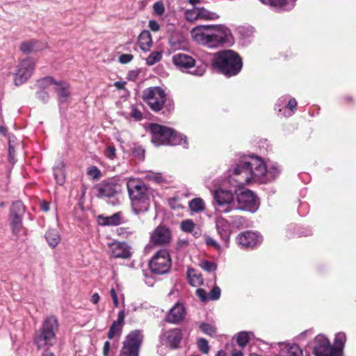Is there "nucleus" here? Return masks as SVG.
Masks as SVG:
<instances>
[{"label":"nucleus","mask_w":356,"mask_h":356,"mask_svg":"<svg viewBox=\"0 0 356 356\" xmlns=\"http://www.w3.org/2000/svg\"><path fill=\"white\" fill-rule=\"evenodd\" d=\"M281 166L273 161L265 163L254 155H243L229 170L227 179L212 191L215 209L220 213H228L235 209L234 194L227 184L241 188L247 184H268L274 181L281 174Z\"/></svg>","instance_id":"obj_1"},{"label":"nucleus","mask_w":356,"mask_h":356,"mask_svg":"<svg viewBox=\"0 0 356 356\" xmlns=\"http://www.w3.org/2000/svg\"><path fill=\"white\" fill-rule=\"evenodd\" d=\"M194 41L208 47H216L231 42L230 30L222 25L197 26L191 31Z\"/></svg>","instance_id":"obj_2"},{"label":"nucleus","mask_w":356,"mask_h":356,"mask_svg":"<svg viewBox=\"0 0 356 356\" xmlns=\"http://www.w3.org/2000/svg\"><path fill=\"white\" fill-rule=\"evenodd\" d=\"M212 66L227 77L237 75L243 67V61L238 53L233 50H222L216 53Z\"/></svg>","instance_id":"obj_3"},{"label":"nucleus","mask_w":356,"mask_h":356,"mask_svg":"<svg viewBox=\"0 0 356 356\" xmlns=\"http://www.w3.org/2000/svg\"><path fill=\"white\" fill-rule=\"evenodd\" d=\"M127 187L131 201L133 212L137 215L146 212L150 206L149 188L134 178L128 179Z\"/></svg>","instance_id":"obj_4"},{"label":"nucleus","mask_w":356,"mask_h":356,"mask_svg":"<svg viewBox=\"0 0 356 356\" xmlns=\"http://www.w3.org/2000/svg\"><path fill=\"white\" fill-rule=\"evenodd\" d=\"M58 328V323L56 317L50 316L44 321L41 328L35 337V343L38 348L45 349L42 356H54V353L48 350L47 348L54 344L56 332Z\"/></svg>","instance_id":"obj_5"},{"label":"nucleus","mask_w":356,"mask_h":356,"mask_svg":"<svg viewBox=\"0 0 356 356\" xmlns=\"http://www.w3.org/2000/svg\"><path fill=\"white\" fill-rule=\"evenodd\" d=\"M149 131L152 134V142L156 145H186V137L174 131L172 129L158 124H150Z\"/></svg>","instance_id":"obj_6"},{"label":"nucleus","mask_w":356,"mask_h":356,"mask_svg":"<svg viewBox=\"0 0 356 356\" xmlns=\"http://www.w3.org/2000/svg\"><path fill=\"white\" fill-rule=\"evenodd\" d=\"M38 86L44 88H52L58 95L60 105L67 102L70 95V85L65 81H56L52 77L47 76L38 81Z\"/></svg>","instance_id":"obj_7"},{"label":"nucleus","mask_w":356,"mask_h":356,"mask_svg":"<svg viewBox=\"0 0 356 356\" xmlns=\"http://www.w3.org/2000/svg\"><path fill=\"white\" fill-rule=\"evenodd\" d=\"M143 99L152 111L158 112L163 108L166 95L160 87H151L143 91Z\"/></svg>","instance_id":"obj_8"},{"label":"nucleus","mask_w":356,"mask_h":356,"mask_svg":"<svg viewBox=\"0 0 356 356\" xmlns=\"http://www.w3.org/2000/svg\"><path fill=\"white\" fill-rule=\"evenodd\" d=\"M150 270L154 274L164 275L169 272L172 261L169 252L160 250L151 259L149 263Z\"/></svg>","instance_id":"obj_9"},{"label":"nucleus","mask_w":356,"mask_h":356,"mask_svg":"<svg viewBox=\"0 0 356 356\" xmlns=\"http://www.w3.org/2000/svg\"><path fill=\"white\" fill-rule=\"evenodd\" d=\"M238 205L235 209L255 213L259 207V201L257 195L250 190L245 189L236 193Z\"/></svg>","instance_id":"obj_10"},{"label":"nucleus","mask_w":356,"mask_h":356,"mask_svg":"<svg viewBox=\"0 0 356 356\" xmlns=\"http://www.w3.org/2000/svg\"><path fill=\"white\" fill-rule=\"evenodd\" d=\"M143 339V335L141 331L136 330L131 332L123 343L120 356H138Z\"/></svg>","instance_id":"obj_11"},{"label":"nucleus","mask_w":356,"mask_h":356,"mask_svg":"<svg viewBox=\"0 0 356 356\" xmlns=\"http://www.w3.org/2000/svg\"><path fill=\"white\" fill-rule=\"evenodd\" d=\"M35 63L31 58H26L19 62L14 73V82L17 86L27 81L34 70Z\"/></svg>","instance_id":"obj_12"},{"label":"nucleus","mask_w":356,"mask_h":356,"mask_svg":"<svg viewBox=\"0 0 356 356\" xmlns=\"http://www.w3.org/2000/svg\"><path fill=\"white\" fill-rule=\"evenodd\" d=\"M214 222L218 236L224 243V247L227 248L229 246L230 236L233 232L230 222L221 215H218L215 217Z\"/></svg>","instance_id":"obj_13"},{"label":"nucleus","mask_w":356,"mask_h":356,"mask_svg":"<svg viewBox=\"0 0 356 356\" xmlns=\"http://www.w3.org/2000/svg\"><path fill=\"white\" fill-rule=\"evenodd\" d=\"M238 244L243 248H254L262 241V236L258 233L246 231L237 236Z\"/></svg>","instance_id":"obj_14"},{"label":"nucleus","mask_w":356,"mask_h":356,"mask_svg":"<svg viewBox=\"0 0 356 356\" xmlns=\"http://www.w3.org/2000/svg\"><path fill=\"white\" fill-rule=\"evenodd\" d=\"M181 339V330L178 328L165 331L160 336L161 343L168 344L172 348H177Z\"/></svg>","instance_id":"obj_15"},{"label":"nucleus","mask_w":356,"mask_h":356,"mask_svg":"<svg viewBox=\"0 0 356 356\" xmlns=\"http://www.w3.org/2000/svg\"><path fill=\"white\" fill-rule=\"evenodd\" d=\"M173 64L182 72H188L195 65V60L185 54H176L172 57Z\"/></svg>","instance_id":"obj_16"},{"label":"nucleus","mask_w":356,"mask_h":356,"mask_svg":"<svg viewBox=\"0 0 356 356\" xmlns=\"http://www.w3.org/2000/svg\"><path fill=\"white\" fill-rule=\"evenodd\" d=\"M170 231L164 226L157 227L151 235V241L155 245H165L170 243Z\"/></svg>","instance_id":"obj_17"},{"label":"nucleus","mask_w":356,"mask_h":356,"mask_svg":"<svg viewBox=\"0 0 356 356\" xmlns=\"http://www.w3.org/2000/svg\"><path fill=\"white\" fill-rule=\"evenodd\" d=\"M111 254L115 258L128 259L131 257L130 247L124 242H113L109 245Z\"/></svg>","instance_id":"obj_18"},{"label":"nucleus","mask_w":356,"mask_h":356,"mask_svg":"<svg viewBox=\"0 0 356 356\" xmlns=\"http://www.w3.org/2000/svg\"><path fill=\"white\" fill-rule=\"evenodd\" d=\"M186 309L184 306L177 302L169 311L165 317L167 322L178 324L181 323L185 318Z\"/></svg>","instance_id":"obj_19"},{"label":"nucleus","mask_w":356,"mask_h":356,"mask_svg":"<svg viewBox=\"0 0 356 356\" xmlns=\"http://www.w3.org/2000/svg\"><path fill=\"white\" fill-rule=\"evenodd\" d=\"M330 346V342L327 337L323 334H318L315 337L313 353L315 356H327Z\"/></svg>","instance_id":"obj_20"},{"label":"nucleus","mask_w":356,"mask_h":356,"mask_svg":"<svg viewBox=\"0 0 356 356\" xmlns=\"http://www.w3.org/2000/svg\"><path fill=\"white\" fill-rule=\"evenodd\" d=\"M280 353L275 356H302V349L299 345L293 343H280Z\"/></svg>","instance_id":"obj_21"},{"label":"nucleus","mask_w":356,"mask_h":356,"mask_svg":"<svg viewBox=\"0 0 356 356\" xmlns=\"http://www.w3.org/2000/svg\"><path fill=\"white\" fill-rule=\"evenodd\" d=\"M262 3L268 5L269 6L277 10H292L297 0H259Z\"/></svg>","instance_id":"obj_22"},{"label":"nucleus","mask_w":356,"mask_h":356,"mask_svg":"<svg viewBox=\"0 0 356 356\" xmlns=\"http://www.w3.org/2000/svg\"><path fill=\"white\" fill-rule=\"evenodd\" d=\"M123 222L122 212H117L109 216H99L98 222L102 226H118Z\"/></svg>","instance_id":"obj_23"},{"label":"nucleus","mask_w":356,"mask_h":356,"mask_svg":"<svg viewBox=\"0 0 356 356\" xmlns=\"http://www.w3.org/2000/svg\"><path fill=\"white\" fill-rule=\"evenodd\" d=\"M117 193L116 185L111 182L102 184L98 187V196L101 197H114Z\"/></svg>","instance_id":"obj_24"},{"label":"nucleus","mask_w":356,"mask_h":356,"mask_svg":"<svg viewBox=\"0 0 356 356\" xmlns=\"http://www.w3.org/2000/svg\"><path fill=\"white\" fill-rule=\"evenodd\" d=\"M138 43L143 51H148L150 49L152 40L149 31H143L138 36Z\"/></svg>","instance_id":"obj_25"},{"label":"nucleus","mask_w":356,"mask_h":356,"mask_svg":"<svg viewBox=\"0 0 356 356\" xmlns=\"http://www.w3.org/2000/svg\"><path fill=\"white\" fill-rule=\"evenodd\" d=\"M44 237L49 245L52 248L56 247L60 241V236L56 229H49Z\"/></svg>","instance_id":"obj_26"},{"label":"nucleus","mask_w":356,"mask_h":356,"mask_svg":"<svg viewBox=\"0 0 356 356\" xmlns=\"http://www.w3.org/2000/svg\"><path fill=\"white\" fill-rule=\"evenodd\" d=\"M297 101L295 98L291 97L287 103L284 105L283 111H281L278 115L285 118H289L292 116L297 108Z\"/></svg>","instance_id":"obj_27"},{"label":"nucleus","mask_w":356,"mask_h":356,"mask_svg":"<svg viewBox=\"0 0 356 356\" xmlns=\"http://www.w3.org/2000/svg\"><path fill=\"white\" fill-rule=\"evenodd\" d=\"M187 278L188 283L193 286H199L203 284L202 275L193 268H188Z\"/></svg>","instance_id":"obj_28"},{"label":"nucleus","mask_w":356,"mask_h":356,"mask_svg":"<svg viewBox=\"0 0 356 356\" xmlns=\"http://www.w3.org/2000/svg\"><path fill=\"white\" fill-rule=\"evenodd\" d=\"M10 220L13 233L17 236H19L23 229L22 216L17 215L13 216L10 214Z\"/></svg>","instance_id":"obj_29"},{"label":"nucleus","mask_w":356,"mask_h":356,"mask_svg":"<svg viewBox=\"0 0 356 356\" xmlns=\"http://www.w3.org/2000/svg\"><path fill=\"white\" fill-rule=\"evenodd\" d=\"M188 207L193 213H201L206 209L204 201L200 197H195L188 202Z\"/></svg>","instance_id":"obj_30"},{"label":"nucleus","mask_w":356,"mask_h":356,"mask_svg":"<svg viewBox=\"0 0 356 356\" xmlns=\"http://www.w3.org/2000/svg\"><path fill=\"white\" fill-rule=\"evenodd\" d=\"M253 337V332L242 331L238 333L236 337V342L239 346L243 348L248 343L250 339Z\"/></svg>","instance_id":"obj_31"},{"label":"nucleus","mask_w":356,"mask_h":356,"mask_svg":"<svg viewBox=\"0 0 356 356\" xmlns=\"http://www.w3.org/2000/svg\"><path fill=\"white\" fill-rule=\"evenodd\" d=\"M40 49L36 40H30L23 42L20 46V50L24 53L37 51Z\"/></svg>","instance_id":"obj_32"},{"label":"nucleus","mask_w":356,"mask_h":356,"mask_svg":"<svg viewBox=\"0 0 356 356\" xmlns=\"http://www.w3.org/2000/svg\"><path fill=\"white\" fill-rule=\"evenodd\" d=\"M64 165L63 163H60L54 168V175L56 182L62 185L65 181Z\"/></svg>","instance_id":"obj_33"},{"label":"nucleus","mask_w":356,"mask_h":356,"mask_svg":"<svg viewBox=\"0 0 356 356\" xmlns=\"http://www.w3.org/2000/svg\"><path fill=\"white\" fill-rule=\"evenodd\" d=\"M199 19H216L218 15L216 13L210 12L208 10L198 7Z\"/></svg>","instance_id":"obj_34"},{"label":"nucleus","mask_w":356,"mask_h":356,"mask_svg":"<svg viewBox=\"0 0 356 356\" xmlns=\"http://www.w3.org/2000/svg\"><path fill=\"white\" fill-rule=\"evenodd\" d=\"M147 180L152 181L154 183H162L165 181V179L160 172H156L152 171L147 172L145 176Z\"/></svg>","instance_id":"obj_35"},{"label":"nucleus","mask_w":356,"mask_h":356,"mask_svg":"<svg viewBox=\"0 0 356 356\" xmlns=\"http://www.w3.org/2000/svg\"><path fill=\"white\" fill-rule=\"evenodd\" d=\"M24 207L21 201L13 203L10 209V215L22 216L24 213Z\"/></svg>","instance_id":"obj_36"},{"label":"nucleus","mask_w":356,"mask_h":356,"mask_svg":"<svg viewBox=\"0 0 356 356\" xmlns=\"http://www.w3.org/2000/svg\"><path fill=\"white\" fill-rule=\"evenodd\" d=\"M205 243L207 246L213 248L219 253L222 252L223 249L225 248L224 245L222 246L220 245L213 238L210 236H206Z\"/></svg>","instance_id":"obj_37"},{"label":"nucleus","mask_w":356,"mask_h":356,"mask_svg":"<svg viewBox=\"0 0 356 356\" xmlns=\"http://www.w3.org/2000/svg\"><path fill=\"white\" fill-rule=\"evenodd\" d=\"M122 325L118 323L115 322L111 325L109 332L108 333V338L109 339H113L115 337H119L121 334Z\"/></svg>","instance_id":"obj_38"},{"label":"nucleus","mask_w":356,"mask_h":356,"mask_svg":"<svg viewBox=\"0 0 356 356\" xmlns=\"http://www.w3.org/2000/svg\"><path fill=\"white\" fill-rule=\"evenodd\" d=\"M162 58L161 51H153L146 58V64L149 66L153 65Z\"/></svg>","instance_id":"obj_39"},{"label":"nucleus","mask_w":356,"mask_h":356,"mask_svg":"<svg viewBox=\"0 0 356 356\" xmlns=\"http://www.w3.org/2000/svg\"><path fill=\"white\" fill-rule=\"evenodd\" d=\"M346 341V336L344 332H338L336 334L334 341V346L343 350L345 343Z\"/></svg>","instance_id":"obj_40"},{"label":"nucleus","mask_w":356,"mask_h":356,"mask_svg":"<svg viewBox=\"0 0 356 356\" xmlns=\"http://www.w3.org/2000/svg\"><path fill=\"white\" fill-rule=\"evenodd\" d=\"M185 17L188 22H195L199 19L198 7H193L192 9L185 11Z\"/></svg>","instance_id":"obj_41"},{"label":"nucleus","mask_w":356,"mask_h":356,"mask_svg":"<svg viewBox=\"0 0 356 356\" xmlns=\"http://www.w3.org/2000/svg\"><path fill=\"white\" fill-rule=\"evenodd\" d=\"M200 328L204 334L211 337L215 336L216 334V328L211 324L202 323L200 325Z\"/></svg>","instance_id":"obj_42"},{"label":"nucleus","mask_w":356,"mask_h":356,"mask_svg":"<svg viewBox=\"0 0 356 356\" xmlns=\"http://www.w3.org/2000/svg\"><path fill=\"white\" fill-rule=\"evenodd\" d=\"M200 266L205 271L211 273L214 272L217 269V265L215 262L203 260L200 262Z\"/></svg>","instance_id":"obj_43"},{"label":"nucleus","mask_w":356,"mask_h":356,"mask_svg":"<svg viewBox=\"0 0 356 356\" xmlns=\"http://www.w3.org/2000/svg\"><path fill=\"white\" fill-rule=\"evenodd\" d=\"M230 223L232 225V227H234L236 229H241L245 225L246 221L245 218L241 216H236L232 217V220Z\"/></svg>","instance_id":"obj_44"},{"label":"nucleus","mask_w":356,"mask_h":356,"mask_svg":"<svg viewBox=\"0 0 356 356\" xmlns=\"http://www.w3.org/2000/svg\"><path fill=\"white\" fill-rule=\"evenodd\" d=\"M291 98V97L289 95H284L278 99L275 105V109L277 111V114L281 111H283L284 105L286 104L287 101H289Z\"/></svg>","instance_id":"obj_45"},{"label":"nucleus","mask_w":356,"mask_h":356,"mask_svg":"<svg viewBox=\"0 0 356 356\" xmlns=\"http://www.w3.org/2000/svg\"><path fill=\"white\" fill-rule=\"evenodd\" d=\"M180 227L184 232H191L195 227V223L192 220L187 219L181 222Z\"/></svg>","instance_id":"obj_46"},{"label":"nucleus","mask_w":356,"mask_h":356,"mask_svg":"<svg viewBox=\"0 0 356 356\" xmlns=\"http://www.w3.org/2000/svg\"><path fill=\"white\" fill-rule=\"evenodd\" d=\"M87 174L93 179H98L101 175V171L96 166H90L87 170Z\"/></svg>","instance_id":"obj_47"},{"label":"nucleus","mask_w":356,"mask_h":356,"mask_svg":"<svg viewBox=\"0 0 356 356\" xmlns=\"http://www.w3.org/2000/svg\"><path fill=\"white\" fill-rule=\"evenodd\" d=\"M221 290L218 286H214L209 293V300H216L220 297Z\"/></svg>","instance_id":"obj_48"},{"label":"nucleus","mask_w":356,"mask_h":356,"mask_svg":"<svg viewBox=\"0 0 356 356\" xmlns=\"http://www.w3.org/2000/svg\"><path fill=\"white\" fill-rule=\"evenodd\" d=\"M153 10L154 13L159 16H161L165 12V7L161 1H156L153 5Z\"/></svg>","instance_id":"obj_49"},{"label":"nucleus","mask_w":356,"mask_h":356,"mask_svg":"<svg viewBox=\"0 0 356 356\" xmlns=\"http://www.w3.org/2000/svg\"><path fill=\"white\" fill-rule=\"evenodd\" d=\"M197 346L200 350L203 353H208L209 346L207 341L205 339L200 338L197 341Z\"/></svg>","instance_id":"obj_50"},{"label":"nucleus","mask_w":356,"mask_h":356,"mask_svg":"<svg viewBox=\"0 0 356 356\" xmlns=\"http://www.w3.org/2000/svg\"><path fill=\"white\" fill-rule=\"evenodd\" d=\"M42 90H40L37 92V98L41 100L43 102H47L49 99L48 92L45 90H52V88H42Z\"/></svg>","instance_id":"obj_51"},{"label":"nucleus","mask_w":356,"mask_h":356,"mask_svg":"<svg viewBox=\"0 0 356 356\" xmlns=\"http://www.w3.org/2000/svg\"><path fill=\"white\" fill-rule=\"evenodd\" d=\"M327 352V356H343V350L334 346H330Z\"/></svg>","instance_id":"obj_52"},{"label":"nucleus","mask_w":356,"mask_h":356,"mask_svg":"<svg viewBox=\"0 0 356 356\" xmlns=\"http://www.w3.org/2000/svg\"><path fill=\"white\" fill-rule=\"evenodd\" d=\"M133 154L134 156L138 158L139 159H144L145 158V150L142 147L138 146L135 147L133 149Z\"/></svg>","instance_id":"obj_53"},{"label":"nucleus","mask_w":356,"mask_h":356,"mask_svg":"<svg viewBox=\"0 0 356 356\" xmlns=\"http://www.w3.org/2000/svg\"><path fill=\"white\" fill-rule=\"evenodd\" d=\"M116 149L113 145H108L105 151V156L110 159H113L115 157Z\"/></svg>","instance_id":"obj_54"},{"label":"nucleus","mask_w":356,"mask_h":356,"mask_svg":"<svg viewBox=\"0 0 356 356\" xmlns=\"http://www.w3.org/2000/svg\"><path fill=\"white\" fill-rule=\"evenodd\" d=\"M131 116L136 120H140L143 118V113L135 106H131Z\"/></svg>","instance_id":"obj_55"},{"label":"nucleus","mask_w":356,"mask_h":356,"mask_svg":"<svg viewBox=\"0 0 356 356\" xmlns=\"http://www.w3.org/2000/svg\"><path fill=\"white\" fill-rule=\"evenodd\" d=\"M196 295L203 302L209 300V294L203 289H197L196 290Z\"/></svg>","instance_id":"obj_56"},{"label":"nucleus","mask_w":356,"mask_h":356,"mask_svg":"<svg viewBox=\"0 0 356 356\" xmlns=\"http://www.w3.org/2000/svg\"><path fill=\"white\" fill-rule=\"evenodd\" d=\"M133 58L134 56L131 54H124L119 57V61L122 64H127L131 61Z\"/></svg>","instance_id":"obj_57"},{"label":"nucleus","mask_w":356,"mask_h":356,"mask_svg":"<svg viewBox=\"0 0 356 356\" xmlns=\"http://www.w3.org/2000/svg\"><path fill=\"white\" fill-rule=\"evenodd\" d=\"M139 75L138 70H131L128 73V79L132 81H135Z\"/></svg>","instance_id":"obj_58"},{"label":"nucleus","mask_w":356,"mask_h":356,"mask_svg":"<svg viewBox=\"0 0 356 356\" xmlns=\"http://www.w3.org/2000/svg\"><path fill=\"white\" fill-rule=\"evenodd\" d=\"M110 293H111V298L113 301L114 306L115 307H118L119 306V302H118V296H117L115 290L114 289H111Z\"/></svg>","instance_id":"obj_59"},{"label":"nucleus","mask_w":356,"mask_h":356,"mask_svg":"<svg viewBox=\"0 0 356 356\" xmlns=\"http://www.w3.org/2000/svg\"><path fill=\"white\" fill-rule=\"evenodd\" d=\"M149 27L152 31H158L160 29V26L155 20H150L149 22Z\"/></svg>","instance_id":"obj_60"},{"label":"nucleus","mask_w":356,"mask_h":356,"mask_svg":"<svg viewBox=\"0 0 356 356\" xmlns=\"http://www.w3.org/2000/svg\"><path fill=\"white\" fill-rule=\"evenodd\" d=\"M119 234L124 235L127 236L133 234V232L129 229L128 227H120L118 229Z\"/></svg>","instance_id":"obj_61"},{"label":"nucleus","mask_w":356,"mask_h":356,"mask_svg":"<svg viewBox=\"0 0 356 356\" xmlns=\"http://www.w3.org/2000/svg\"><path fill=\"white\" fill-rule=\"evenodd\" d=\"M124 321V310L120 311L118 315V319L117 321H115L114 322L116 323H119L120 325H123Z\"/></svg>","instance_id":"obj_62"},{"label":"nucleus","mask_w":356,"mask_h":356,"mask_svg":"<svg viewBox=\"0 0 356 356\" xmlns=\"http://www.w3.org/2000/svg\"><path fill=\"white\" fill-rule=\"evenodd\" d=\"M204 72H205V70L202 68H197V69H195L194 70L190 72L191 74L197 76H203Z\"/></svg>","instance_id":"obj_63"},{"label":"nucleus","mask_w":356,"mask_h":356,"mask_svg":"<svg viewBox=\"0 0 356 356\" xmlns=\"http://www.w3.org/2000/svg\"><path fill=\"white\" fill-rule=\"evenodd\" d=\"M111 348V344L108 341H106L104 345L103 348V354L104 356H108L109 355V351Z\"/></svg>","instance_id":"obj_64"}]
</instances>
